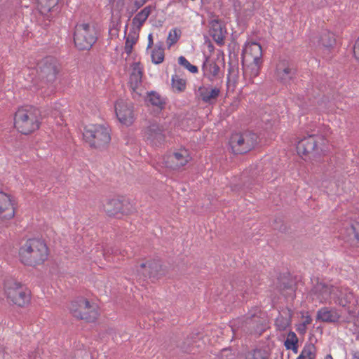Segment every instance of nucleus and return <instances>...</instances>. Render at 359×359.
Instances as JSON below:
<instances>
[{
  "instance_id": "36",
  "label": "nucleus",
  "mask_w": 359,
  "mask_h": 359,
  "mask_svg": "<svg viewBox=\"0 0 359 359\" xmlns=\"http://www.w3.org/2000/svg\"><path fill=\"white\" fill-rule=\"evenodd\" d=\"M137 36L134 34H129L126 37V43H125V52L130 55L132 53L133 46L137 41Z\"/></svg>"
},
{
  "instance_id": "46",
  "label": "nucleus",
  "mask_w": 359,
  "mask_h": 359,
  "mask_svg": "<svg viewBox=\"0 0 359 359\" xmlns=\"http://www.w3.org/2000/svg\"><path fill=\"white\" fill-rule=\"evenodd\" d=\"M148 40H149V43H148V48H150L153 45V38H152V35L151 34H150L148 36Z\"/></svg>"
},
{
  "instance_id": "30",
  "label": "nucleus",
  "mask_w": 359,
  "mask_h": 359,
  "mask_svg": "<svg viewBox=\"0 0 359 359\" xmlns=\"http://www.w3.org/2000/svg\"><path fill=\"white\" fill-rule=\"evenodd\" d=\"M163 46V43H161V47L155 48L151 53V61L156 65L161 64L164 60L165 55Z\"/></svg>"
},
{
  "instance_id": "11",
  "label": "nucleus",
  "mask_w": 359,
  "mask_h": 359,
  "mask_svg": "<svg viewBox=\"0 0 359 359\" xmlns=\"http://www.w3.org/2000/svg\"><path fill=\"white\" fill-rule=\"evenodd\" d=\"M116 115L118 121L126 125L130 126L134 121L133 107L123 100L115 104Z\"/></svg>"
},
{
  "instance_id": "14",
  "label": "nucleus",
  "mask_w": 359,
  "mask_h": 359,
  "mask_svg": "<svg viewBox=\"0 0 359 359\" xmlns=\"http://www.w3.org/2000/svg\"><path fill=\"white\" fill-rule=\"evenodd\" d=\"M313 294L320 302H327L332 299L335 301L339 290L323 283H318L313 288Z\"/></svg>"
},
{
  "instance_id": "32",
  "label": "nucleus",
  "mask_w": 359,
  "mask_h": 359,
  "mask_svg": "<svg viewBox=\"0 0 359 359\" xmlns=\"http://www.w3.org/2000/svg\"><path fill=\"white\" fill-rule=\"evenodd\" d=\"M172 86L178 93L183 92L186 88V81L175 74L172 76Z\"/></svg>"
},
{
  "instance_id": "42",
  "label": "nucleus",
  "mask_w": 359,
  "mask_h": 359,
  "mask_svg": "<svg viewBox=\"0 0 359 359\" xmlns=\"http://www.w3.org/2000/svg\"><path fill=\"white\" fill-rule=\"evenodd\" d=\"M139 8H134V6L129 3V5L127 8V11L129 13V19L132 17V15L135 13Z\"/></svg>"
},
{
  "instance_id": "4",
  "label": "nucleus",
  "mask_w": 359,
  "mask_h": 359,
  "mask_svg": "<svg viewBox=\"0 0 359 359\" xmlns=\"http://www.w3.org/2000/svg\"><path fill=\"white\" fill-rule=\"evenodd\" d=\"M259 137L250 130L231 134L229 144L234 155H244L252 151L258 144Z\"/></svg>"
},
{
  "instance_id": "47",
  "label": "nucleus",
  "mask_w": 359,
  "mask_h": 359,
  "mask_svg": "<svg viewBox=\"0 0 359 359\" xmlns=\"http://www.w3.org/2000/svg\"><path fill=\"white\" fill-rule=\"evenodd\" d=\"M352 359H359V351H354L352 353Z\"/></svg>"
},
{
  "instance_id": "49",
  "label": "nucleus",
  "mask_w": 359,
  "mask_h": 359,
  "mask_svg": "<svg viewBox=\"0 0 359 359\" xmlns=\"http://www.w3.org/2000/svg\"><path fill=\"white\" fill-rule=\"evenodd\" d=\"M161 42H160V43H159V44H158V45L156 46V48H158V47H161Z\"/></svg>"
},
{
  "instance_id": "37",
  "label": "nucleus",
  "mask_w": 359,
  "mask_h": 359,
  "mask_svg": "<svg viewBox=\"0 0 359 359\" xmlns=\"http://www.w3.org/2000/svg\"><path fill=\"white\" fill-rule=\"evenodd\" d=\"M290 324V320L282 316H278L276 320V325L279 330H285Z\"/></svg>"
},
{
  "instance_id": "38",
  "label": "nucleus",
  "mask_w": 359,
  "mask_h": 359,
  "mask_svg": "<svg viewBox=\"0 0 359 359\" xmlns=\"http://www.w3.org/2000/svg\"><path fill=\"white\" fill-rule=\"evenodd\" d=\"M351 229L354 234V238L359 244V219L354 221L351 224Z\"/></svg>"
},
{
  "instance_id": "17",
  "label": "nucleus",
  "mask_w": 359,
  "mask_h": 359,
  "mask_svg": "<svg viewBox=\"0 0 359 359\" xmlns=\"http://www.w3.org/2000/svg\"><path fill=\"white\" fill-rule=\"evenodd\" d=\"M142 72L140 63H134L133 72L130 76L129 84L133 90V98L140 97L141 93L138 91L139 86L142 83Z\"/></svg>"
},
{
  "instance_id": "2",
  "label": "nucleus",
  "mask_w": 359,
  "mask_h": 359,
  "mask_svg": "<svg viewBox=\"0 0 359 359\" xmlns=\"http://www.w3.org/2000/svg\"><path fill=\"white\" fill-rule=\"evenodd\" d=\"M3 294L7 303L18 308H25L31 303V291L20 282L7 280L4 283Z\"/></svg>"
},
{
  "instance_id": "16",
  "label": "nucleus",
  "mask_w": 359,
  "mask_h": 359,
  "mask_svg": "<svg viewBox=\"0 0 359 359\" xmlns=\"http://www.w3.org/2000/svg\"><path fill=\"white\" fill-rule=\"evenodd\" d=\"M147 140L152 145L158 146L163 144L165 141V135L161 126L157 123H151L147 130Z\"/></svg>"
},
{
  "instance_id": "28",
  "label": "nucleus",
  "mask_w": 359,
  "mask_h": 359,
  "mask_svg": "<svg viewBox=\"0 0 359 359\" xmlns=\"http://www.w3.org/2000/svg\"><path fill=\"white\" fill-rule=\"evenodd\" d=\"M298 341L296 334L294 332H290L285 341L284 345L286 349L292 350V352L296 354L299 351Z\"/></svg>"
},
{
  "instance_id": "27",
  "label": "nucleus",
  "mask_w": 359,
  "mask_h": 359,
  "mask_svg": "<svg viewBox=\"0 0 359 359\" xmlns=\"http://www.w3.org/2000/svg\"><path fill=\"white\" fill-rule=\"evenodd\" d=\"M57 3L58 0H37V7L41 14L47 15L53 11Z\"/></svg>"
},
{
  "instance_id": "48",
  "label": "nucleus",
  "mask_w": 359,
  "mask_h": 359,
  "mask_svg": "<svg viewBox=\"0 0 359 359\" xmlns=\"http://www.w3.org/2000/svg\"><path fill=\"white\" fill-rule=\"evenodd\" d=\"M324 359H333V358L330 354H328L325 356Z\"/></svg>"
},
{
  "instance_id": "13",
  "label": "nucleus",
  "mask_w": 359,
  "mask_h": 359,
  "mask_svg": "<svg viewBox=\"0 0 359 359\" xmlns=\"http://www.w3.org/2000/svg\"><path fill=\"white\" fill-rule=\"evenodd\" d=\"M220 94L221 85L219 86V84H217L215 87L212 86H200L197 92L198 99L203 103L208 104H215Z\"/></svg>"
},
{
  "instance_id": "24",
  "label": "nucleus",
  "mask_w": 359,
  "mask_h": 359,
  "mask_svg": "<svg viewBox=\"0 0 359 359\" xmlns=\"http://www.w3.org/2000/svg\"><path fill=\"white\" fill-rule=\"evenodd\" d=\"M252 47L259 52V55L254 57L253 63L250 65V77H256L259 74L260 65L262 63V47L257 43H253Z\"/></svg>"
},
{
  "instance_id": "15",
  "label": "nucleus",
  "mask_w": 359,
  "mask_h": 359,
  "mask_svg": "<svg viewBox=\"0 0 359 359\" xmlns=\"http://www.w3.org/2000/svg\"><path fill=\"white\" fill-rule=\"evenodd\" d=\"M317 149V140L314 135H309L300 140L296 145V151L299 157L313 154Z\"/></svg>"
},
{
  "instance_id": "35",
  "label": "nucleus",
  "mask_w": 359,
  "mask_h": 359,
  "mask_svg": "<svg viewBox=\"0 0 359 359\" xmlns=\"http://www.w3.org/2000/svg\"><path fill=\"white\" fill-rule=\"evenodd\" d=\"M245 359H269V353L261 349H257L249 353Z\"/></svg>"
},
{
  "instance_id": "43",
  "label": "nucleus",
  "mask_w": 359,
  "mask_h": 359,
  "mask_svg": "<svg viewBox=\"0 0 359 359\" xmlns=\"http://www.w3.org/2000/svg\"><path fill=\"white\" fill-rule=\"evenodd\" d=\"M178 62L180 65L184 67L185 68H187L190 63L184 56L179 57Z\"/></svg>"
},
{
  "instance_id": "44",
  "label": "nucleus",
  "mask_w": 359,
  "mask_h": 359,
  "mask_svg": "<svg viewBox=\"0 0 359 359\" xmlns=\"http://www.w3.org/2000/svg\"><path fill=\"white\" fill-rule=\"evenodd\" d=\"M191 73H197L198 72V67L195 65H193L191 64H189V65L187 66V67L186 68Z\"/></svg>"
},
{
  "instance_id": "1",
  "label": "nucleus",
  "mask_w": 359,
  "mask_h": 359,
  "mask_svg": "<svg viewBox=\"0 0 359 359\" xmlns=\"http://www.w3.org/2000/svg\"><path fill=\"white\" fill-rule=\"evenodd\" d=\"M49 254V248L43 239L30 238L19 248L18 259L25 266L36 267L48 259Z\"/></svg>"
},
{
  "instance_id": "9",
  "label": "nucleus",
  "mask_w": 359,
  "mask_h": 359,
  "mask_svg": "<svg viewBox=\"0 0 359 359\" xmlns=\"http://www.w3.org/2000/svg\"><path fill=\"white\" fill-rule=\"evenodd\" d=\"M104 210L109 217H118L132 213L134 208L128 198L117 197L108 199L104 205Z\"/></svg>"
},
{
  "instance_id": "7",
  "label": "nucleus",
  "mask_w": 359,
  "mask_h": 359,
  "mask_svg": "<svg viewBox=\"0 0 359 359\" xmlns=\"http://www.w3.org/2000/svg\"><path fill=\"white\" fill-rule=\"evenodd\" d=\"M69 310L74 317L86 322H94L99 316L97 305L83 297L72 301Z\"/></svg>"
},
{
  "instance_id": "20",
  "label": "nucleus",
  "mask_w": 359,
  "mask_h": 359,
  "mask_svg": "<svg viewBox=\"0 0 359 359\" xmlns=\"http://www.w3.org/2000/svg\"><path fill=\"white\" fill-rule=\"evenodd\" d=\"M234 8L238 15L245 18L252 15L255 9L254 0H236Z\"/></svg>"
},
{
  "instance_id": "33",
  "label": "nucleus",
  "mask_w": 359,
  "mask_h": 359,
  "mask_svg": "<svg viewBox=\"0 0 359 359\" xmlns=\"http://www.w3.org/2000/svg\"><path fill=\"white\" fill-rule=\"evenodd\" d=\"M312 323V318L306 315L302 317V322L297 325L296 330L299 334L304 335L307 331V326Z\"/></svg>"
},
{
  "instance_id": "41",
  "label": "nucleus",
  "mask_w": 359,
  "mask_h": 359,
  "mask_svg": "<svg viewBox=\"0 0 359 359\" xmlns=\"http://www.w3.org/2000/svg\"><path fill=\"white\" fill-rule=\"evenodd\" d=\"M353 54L355 59L359 61V36L353 46Z\"/></svg>"
},
{
  "instance_id": "25",
  "label": "nucleus",
  "mask_w": 359,
  "mask_h": 359,
  "mask_svg": "<svg viewBox=\"0 0 359 359\" xmlns=\"http://www.w3.org/2000/svg\"><path fill=\"white\" fill-rule=\"evenodd\" d=\"M334 302L342 306H347L348 309L355 306L358 302L353 294L348 290L345 291L344 297L339 296L337 292V299Z\"/></svg>"
},
{
  "instance_id": "10",
  "label": "nucleus",
  "mask_w": 359,
  "mask_h": 359,
  "mask_svg": "<svg viewBox=\"0 0 359 359\" xmlns=\"http://www.w3.org/2000/svg\"><path fill=\"white\" fill-rule=\"evenodd\" d=\"M15 214L13 198L4 192L0 191V222L13 219Z\"/></svg>"
},
{
  "instance_id": "40",
  "label": "nucleus",
  "mask_w": 359,
  "mask_h": 359,
  "mask_svg": "<svg viewBox=\"0 0 359 359\" xmlns=\"http://www.w3.org/2000/svg\"><path fill=\"white\" fill-rule=\"evenodd\" d=\"M174 156H175V157H179V158L189 157L190 154L188 152V151L187 149H185V148H183L181 149L180 152H175Z\"/></svg>"
},
{
  "instance_id": "34",
  "label": "nucleus",
  "mask_w": 359,
  "mask_h": 359,
  "mask_svg": "<svg viewBox=\"0 0 359 359\" xmlns=\"http://www.w3.org/2000/svg\"><path fill=\"white\" fill-rule=\"evenodd\" d=\"M181 34V30L177 28H175L170 32L167 38V43L168 45V47L172 46L178 41V40L180 38Z\"/></svg>"
},
{
  "instance_id": "3",
  "label": "nucleus",
  "mask_w": 359,
  "mask_h": 359,
  "mask_svg": "<svg viewBox=\"0 0 359 359\" xmlns=\"http://www.w3.org/2000/svg\"><path fill=\"white\" fill-rule=\"evenodd\" d=\"M40 119L39 109L33 107L20 109L15 114L14 126L22 134L28 135L39 128Z\"/></svg>"
},
{
  "instance_id": "23",
  "label": "nucleus",
  "mask_w": 359,
  "mask_h": 359,
  "mask_svg": "<svg viewBox=\"0 0 359 359\" xmlns=\"http://www.w3.org/2000/svg\"><path fill=\"white\" fill-rule=\"evenodd\" d=\"M152 11V6L144 7L142 11L137 13L133 19L132 24L138 30H140L143 24L145 22Z\"/></svg>"
},
{
  "instance_id": "18",
  "label": "nucleus",
  "mask_w": 359,
  "mask_h": 359,
  "mask_svg": "<svg viewBox=\"0 0 359 359\" xmlns=\"http://www.w3.org/2000/svg\"><path fill=\"white\" fill-rule=\"evenodd\" d=\"M210 35L217 44H223L226 31L222 25V22L217 19L210 22Z\"/></svg>"
},
{
  "instance_id": "45",
  "label": "nucleus",
  "mask_w": 359,
  "mask_h": 359,
  "mask_svg": "<svg viewBox=\"0 0 359 359\" xmlns=\"http://www.w3.org/2000/svg\"><path fill=\"white\" fill-rule=\"evenodd\" d=\"M175 160H177L180 161V169L183 167L184 165H185L187 163V160L186 158H175Z\"/></svg>"
},
{
  "instance_id": "21",
  "label": "nucleus",
  "mask_w": 359,
  "mask_h": 359,
  "mask_svg": "<svg viewBox=\"0 0 359 359\" xmlns=\"http://www.w3.org/2000/svg\"><path fill=\"white\" fill-rule=\"evenodd\" d=\"M137 271L144 276H154L161 269V265L155 261L142 262L136 266Z\"/></svg>"
},
{
  "instance_id": "12",
  "label": "nucleus",
  "mask_w": 359,
  "mask_h": 359,
  "mask_svg": "<svg viewBox=\"0 0 359 359\" xmlns=\"http://www.w3.org/2000/svg\"><path fill=\"white\" fill-rule=\"evenodd\" d=\"M276 74L278 79L282 83H286L294 78L297 68L294 63L283 60L277 65Z\"/></svg>"
},
{
  "instance_id": "8",
  "label": "nucleus",
  "mask_w": 359,
  "mask_h": 359,
  "mask_svg": "<svg viewBox=\"0 0 359 359\" xmlns=\"http://www.w3.org/2000/svg\"><path fill=\"white\" fill-rule=\"evenodd\" d=\"M60 72V65L55 58L46 57L42 59L37 64V76L41 81L39 86L43 87V84L52 86L57 79Z\"/></svg>"
},
{
  "instance_id": "5",
  "label": "nucleus",
  "mask_w": 359,
  "mask_h": 359,
  "mask_svg": "<svg viewBox=\"0 0 359 359\" xmlns=\"http://www.w3.org/2000/svg\"><path fill=\"white\" fill-rule=\"evenodd\" d=\"M83 135L89 146L98 151L106 149L111 141L109 129L102 125H90L85 127Z\"/></svg>"
},
{
  "instance_id": "19",
  "label": "nucleus",
  "mask_w": 359,
  "mask_h": 359,
  "mask_svg": "<svg viewBox=\"0 0 359 359\" xmlns=\"http://www.w3.org/2000/svg\"><path fill=\"white\" fill-rule=\"evenodd\" d=\"M202 69L203 71V75L210 81H213L217 79L220 72V67L213 60H210L209 57L205 56V60L203 63Z\"/></svg>"
},
{
  "instance_id": "26",
  "label": "nucleus",
  "mask_w": 359,
  "mask_h": 359,
  "mask_svg": "<svg viewBox=\"0 0 359 359\" xmlns=\"http://www.w3.org/2000/svg\"><path fill=\"white\" fill-rule=\"evenodd\" d=\"M320 43L328 49L332 48L336 44V39L334 34L327 30H324L320 36Z\"/></svg>"
},
{
  "instance_id": "22",
  "label": "nucleus",
  "mask_w": 359,
  "mask_h": 359,
  "mask_svg": "<svg viewBox=\"0 0 359 359\" xmlns=\"http://www.w3.org/2000/svg\"><path fill=\"white\" fill-rule=\"evenodd\" d=\"M340 316L341 315L336 309L327 307L320 309L317 313V319L327 323L337 322Z\"/></svg>"
},
{
  "instance_id": "6",
  "label": "nucleus",
  "mask_w": 359,
  "mask_h": 359,
  "mask_svg": "<svg viewBox=\"0 0 359 359\" xmlns=\"http://www.w3.org/2000/svg\"><path fill=\"white\" fill-rule=\"evenodd\" d=\"M97 40L94 26L89 23L76 24L74 32V42L79 50H89Z\"/></svg>"
},
{
  "instance_id": "39",
  "label": "nucleus",
  "mask_w": 359,
  "mask_h": 359,
  "mask_svg": "<svg viewBox=\"0 0 359 359\" xmlns=\"http://www.w3.org/2000/svg\"><path fill=\"white\" fill-rule=\"evenodd\" d=\"M147 2V0H130V3L134 6V8H140Z\"/></svg>"
},
{
  "instance_id": "31",
  "label": "nucleus",
  "mask_w": 359,
  "mask_h": 359,
  "mask_svg": "<svg viewBox=\"0 0 359 359\" xmlns=\"http://www.w3.org/2000/svg\"><path fill=\"white\" fill-rule=\"evenodd\" d=\"M149 102L153 105L157 107L158 109H162L164 108L165 102L163 99L161 98V95L154 92L151 91L148 93Z\"/></svg>"
},
{
  "instance_id": "50",
  "label": "nucleus",
  "mask_w": 359,
  "mask_h": 359,
  "mask_svg": "<svg viewBox=\"0 0 359 359\" xmlns=\"http://www.w3.org/2000/svg\"><path fill=\"white\" fill-rule=\"evenodd\" d=\"M128 25H126L125 33L126 32Z\"/></svg>"
},
{
  "instance_id": "29",
  "label": "nucleus",
  "mask_w": 359,
  "mask_h": 359,
  "mask_svg": "<svg viewBox=\"0 0 359 359\" xmlns=\"http://www.w3.org/2000/svg\"><path fill=\"white\" fill-rule=\"evenodd\" d=\"M298 357L301 359H316V348L314 344L306 343Z\"/></svg>"
}]
</instances>
